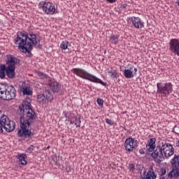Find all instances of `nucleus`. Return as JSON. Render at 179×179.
I'll return each instance as SVG.
<instances>
[{"label":"nucleus","instance_id":"1","mask_svg":"<svg viewBox=\"0 0 179 179\" xmlns=\"http://www.w3.org/2000/svg\"><path fill=\"white\" fill-rule=\"evenodd\" d=\"M18 114H20V128L17 131V135L20 138L27 139L31 138V124L34 122L37 115L36 112L31 109V103L24 100L17 109Z\"/></svg>","mask_w":179,"mask_h":179},{"label":"nucleus","instance_id":"2","mask_svg":"<svg viewBox=\"0 0 179 179\" xmlns=\"http://www.w3.org/2000/svg\"><path fill=\"white\" fill-rule=\"evenodd\" d=\"M15 44L18 45V48L21 52H24L27 57H31V50L33 45L37 47L40 41L37 38V34L33 31H19L17 34V38L15 39Z\"/></svg>","mask_w":179,"mask_h":179},{"label":"nucleus","instance_id":"3","mask_svg":"<svg viewBox=\"0 0 179 179\" xmlns=\"http://www.w3.org/2000/svg\"><path fill=\"white\" fill-rule=\"evenodd\" d=\"M174 147L171 143H167V141H162L157 147L154 152L152 153V157H153L156 163H162L166 159L171 157L174 155Z\"/></svg>","mask_w":179,"mask_h":179},{"label":"nucleus","instance_id":"4","mask_svg":"<svg viewBox=\"0 0 179 179\" xmlns=\"http://www.w3.org/2000/svg\"><path fill=\"white\" fill-rule=\"evenodd\" d=\"M71 72H73L74 75L79 76V78L85 79V80H89L93 83H99L100 85H102V86H107V83H105L101 79L97 78L96 76L87 72L84 69L76 68L71 69Z\"/></svg>","mask_w":179,"mask_h":179},{"label":"nucleus","instance_id":"5","mask_svg":"<svg viewBox=\"0 0 179 179\" xmlns=\"http://www.w3.org/2000/svg\"><path fill=\"white\" fill-rule=\"evenodd\" d=\"M16 97V88L13 85H8L6 84L0 83V99L10 101Z\"/></svg>","mask_w":179,"mask_h":179},{"label":"nucleus","instance_id":"6","mask_svg":"<svg viewBox=\"0 0 179 179\" xmlns=\"http://www.w3.org/2000/svg\"><path fill=\"white\" fill-rule=\"evenodd\" d=\"M15 122L10 120L8 116L3 115L0 117V134L3 132V129L6 132H12L15 130Z\"/></svg>","mask_w":179,"mask_h":179},{"label":"nucleus","instance_id":"7","mask_svg":"<svg viewBox=\"0 0 179 179\" xmlns=\"http://www.w3.org/2000/svg\"><path fill=\"white\" fill-rule=\"evenodd\" d=\"M157 89L159 94H161L162 97H167V96L173 92V84L171 83H157Z\"/></svg>","mask_w":179,"mask_h":179},{"label":"nucleus","instance_id":"8","mask_svg":"<svg viewBox=\"0 0 179 179\" xmlns=\"http://www.w3.org/2000/svg\"><path fill=\"white\" fill-rule=\"evenodd\" d=\"M138 143L139 142L138 140L132 137L127 138L124 141V148L126 152H128L129 153L134 152L138 148Z\"/></svg>","mask_w":179,"mask_h":179},{"label":"nucleus","instance_id":"9","mask_svg":"<svg viewBox=\"0 0 179 179\" xmlns=\"http://www.w3.org/2000/svg\"><path fill=\"white\" fill-rule=\"evenodd\" d=\"M46 85L50 87L53 93H58L61 90V87L55 80L48 76L45 77Z\"/></svg>","mask_w":179,"mask_h":179},{"label":"nucleus","instance_id":"10","mask_svg":"<svg viewBox=\"0 0 179 179\" xmlns=\"http://www.w3.org/2000/svg\"><path fill=\"white\" fill-rule=\"evenodd\" d=\"M20 64V59L13 55L8 54L6 56V64L8 68H16V65Z\"/></svg>","mask_w":179,"mask_h":179},{"label":"nucleus","instance_id":"11","mask_svg":"<svg viewBox=\"0 0 179 179\" xmlns=\"http://www.w3.org/2000/svg\"><path fill=\"white\" fill-rule=\"evenodd\" d=\"M169 51L179 57V38H172L170 40Z\"/></svg>","mask_w":179,"mask_h":179},{"label":"nucleus","instance_id":"12","mask_svg":"<svg viewBox=\"0 0 179 179\" xmlns=\"http://www.w3.org/2000/svg\"><path fill=\"white\" fill-rule=\"evenodd\" d=\"M129 20L131 22L135 29H143V27H145V22H143L139 17H129Z\"/></svg>","mask_w":179,"mask_h":179},{"label":"nucleus","instance_id":"13","mask_svg":"<svg viewBox=\"0 0 179 179\" xmlns=\"http://www.w3.org/2000/svg\"><path fill=\"white\" fill-rule=\"evenodd\" d=\"M138 72V69L134 66H130L129 68L125 69L123 73V75L126 79H131L134 78L136 73Z\"/></svg>","mask_w":179,"mask_h":179},{"label":"nucleus","instance_id":"14","mask_svg":"<svg viewBox=\"0 0 179 179\" xmlns=\"http://www.w3.org/2000/svg\"><path fill=\"white\" fill-rule=\"evenodd\" d=\"M157 178V174L155 173L153 166H150L147 173H144L141 179H155Z\"/></svg>","mask_w":179,"mask_h":179},{"label":"nucleus","instance_id":"15","mask_svg":"<svg viewBox=\"0 0 179 179\" xmlns=\"http://www.w3.org/2000/svg\"><path fill=\"white\" fill-rule=\"evenodd\" d=\"M20 92H22L24 96H31L33 94V91L30 86L26 85V83H22L20 86Z\"/></svg>","mask_w":179,"mask_h":179},{"label":"nucleus","instance_id":"16","mask_svg":"<svg viewBox=\"0 0 179 179\" xmlns=\"http://www.w3.org/2000/svg\"><path fill=\"white\" fill-rule=\"evenodd\" d=\"M146 148L148 152H155L156 150V139L155 138H150L146 144Z\"/></svg>","mask_w":179,"mask_h":179},{"label":"nucleus","instance_id":"17","mask_svg":"<svg viewBox=\"0 0 179 179\" xmlns=\"http://www.w3.org/2000/svg\"><path fill=\"white\" fill-rule=\"evenodd\" d=\"M55 6L52 3H46L45 13L47 15H54V13H55Z\"/></svg>","mask_w":179,"mask_h":179},{"label":"nucleus","instance_id":"18","mask_svg":"<svg viewBox=\"0 0 179 179\" xmlns=\"http://www.w3.org/2000/svg\"><path fill=\"white\" fill-rule=\"evenodd\" d=\"M15 67H6V75L9 78V79H14L16 76V73L15 72Z\"/></svg>","mask_w":179,"mask_h":179},{"label":"nucleus","instance_id":"19","mask_svg":"<svg viewBox=\"0 0 179 179\" xmlns=\"http://www.w3.org/2000/svg\"><path fill=\"white\" fill-rule=\"evenodd\" d=\"M179 177V169L178 167H174L168 173L169 178H178Z\"/></svg>","mask_w":179,"mask_h":179},{"label":"nucleus","instance_id":"20","mask_svg":"<svg viewBox=\"0 0 179 179\" xmlns=\"http://www.w3.org/2000/svg\"><path fill=\"white\" fill-rule=\"evenodd\" d=\"M17 159H18L22 166H26L27 164V162L26 159L27 158V155L24 153L17 155L16 156Z\"/></svg>","mask_w":179,"mask_h":179},{"label":"nucleus","instance_id":"21","mask_svg":"<svg viewBox=\"0 0 179 179\" xmlns=\"http://www.w3.org/2000/svg\"><path fill=\"white\" fill-rule=\"evenodd\" d=\"M108 38L110 43H111V44H113L114 45H117V44H118V41H120V38L118 35L111 34L110 36H108Z\"/></svg>","mask_w":179,"mask_h":179},{"label":"nucleus","instance_id":"22","mask_svg":"<svg viewBox=\"0 0 179 179\" xmlns=\"http://www.w3.org/2000/svg\"><path fill=\"white\" fill-rule=\"evenodd\" d=\"M171 163L173 167H179V155H174L173 159H171Z\"/></svg>","mask_w":179,"mask_h":179},{"label":"nucleus","instance_id":"23","mask_svg":"<svg viewBox=\"0 0 179 179\" xmlns=\"http://www.w3.org/2000/svg\"><path fill=\"white\" fill-rule=\"evenodd\" d=\"M6 76V66L5 64L0 66V78L1 79H5Z\"/></svg>","mask_w":179,"mask_h":179},{"label":"nucleus","instance_id":"24","mask_svg":"<svg viewBox=\"0 0 179 179\" xmlns=\"http://www.w3.org/2000/svg\"><path fill=\"white\" fill-rule=\"evenodd\" d=\"M108 73L112 79H117V77L118 76V73L117 72V70H113V68L108 70Z\"/></svg>","mask_w":179,"mask_h":179},{"label":"nucleus","instance_id":"25","mask_svg":"<svg viewBox=\"0 0 179 179\" xmlns=\"http://www.w3.org/2000/svg\"><path fill=\"white\" fill-rule=\"evenodd\" d=\"M38 101L41 104H44L45 103V96L44 94H41L38 95Z\"/></svg>","mask_w":179,"mask_h":179},{"label":"nucleus","instance_id":"26","mask_svg":"<svg viewBox=\"0 0 179 179\" xmlns=\"http://www.w3.org/2000/svg\"><path fill=\"white\" fill-rule=\"evenodd\" d=\"M46 100H48V101H52V100H54V96L50 90L46 91Z\"/></svg>","mask_w":179,"mask_h":179},{"label":"nucleus","instance_id":"27","mask_svg":"<svg viewBox=\"0 0 179 179\" xmlns=\"http://www.w3.org/2000/svg\"><path fill=\"white\" fill-rule=\"evenodd\" d=\"M68 44H69V41H63L60 44V48H62V50H66L68 48Z\"/></svg>","mask_w":179,"mask_h":179},{"label":"nucleus","instance_id":"28","mask_svg":"<svg viewBox=\"0 0 179 179\" xmlns=\"http://www.w3.org/2000/svg\"><path fill=\"white\" fill-rule=\"evenodd\" d=\"M80 124H82L80 118L75 117L74 124L76 126V128H80Z\"/></svg>","mask_w":179,"mask_h":179},{"label":"nucleus","instance_id":"29","mask_svg":"<svg viewBox=\"0 0 179 179\" xmlns=\"http://www.w3.org/2000/svg\"><path fill=\"white\" fill-rule=\"evenodd\" d=\"M166 173H167V170L166 169V168H162L159 173L160 177H164Z\"/></svg>","mask_w":179,"mask_h":179},{"label":"nucleus","instance_id":"30","mask_svg":"<svg viewBox=\"0 0 179 179\" xmlns=\"http://www.w3.org/2000/svg\"><path fill=\"white\" fill-rule=\"evenodd\" d=\"M129 170L131 173H134V171H135V164L134 163L129 164Z\"/></svg>","mask_w":179,"mask_h":179},{"label":"nucleus","instance_id":"31","mask_svg":"<svg viewBox=\"0 0 179 179\" xmlns=\"http://www.w3.org/2000/svg\"><path fill=\"white\" fill-rule=\"evenodd\" d=\"M34 149H36V147H35L34 145H31L27 148V152L28 153H31V152L34 150Z\"/></svg>","mask_w":179,"mask_h":179},{"label":"nucleus","instance_id":"32","mask_svg":"<svg viewBox=\"0 0 179 179\" xmlns=\"http://www.w3.org/2000/svg\"><path fill=\"white\" fill-rule=\"evenodd\" d=\"M96 102L98 103L99 106H100V107H103V106H104V101L100 98L97 99Z\"/></svg>","mask_w":179,"mask_h":179},{"label":"nucleus","instance_id":"33","mask_svg":"<svg viewBox=\"0 0 179 179\" xmlns=\"http://www.w3.org/2000/svg\"><path fill=\"white\" fill-rule=\"evenodd\" d=\"M106 122L108 124V125L113 126L114 124V121H113L111 119L106 118Z\"/></svg>","mask_w":179,"mask_h":179},{"label":"nucleus","instance_id":"34","mask_svg":"<svg viewBox=\"0 0 179 179\" xmlns=\"http://www.w3.org/2000/svg\"><path fill=\"white\" fill-rule=\"evenodd\" d=\"M176 128H178L177 127V126H175L173 129H172V132H173L174 134H176V135H179V133L176 131Z\"/></svg>","mask_w":179,"mask_h":179},{"label":"nucleus","instance_id":"35","mask_svg":"<svg viewBox=\"0 0 179 179\" xmlns=\"http://www.w3.org/2000/svg\"><path fill=\"white\" fill-rule=\"evenodd\" d=\"M127 6H128V4L124 3V4L121 5L120 8H121V9H125V8H127Z\"/></svg>","mask_w":179,"mask_h":179},{"label":"nucleus","instance_id":"36","mask_svg":"<svg viewBox=\"0 0 179 179\" xmlns=\"http://www.w3.org/2000/svg\"><path fill=\"white\" fill-rule=\"evenodd\" d=\"M109 3H115L117 0H106Z\"/></svg>","mask_w":179,"mask_h":179},{"label":"nucleus","instance_id":"37","mask_svg":"<svg viewBox=\"0 0 179 179\" xmlns=\"http://www.w3.org/2000/svg\"><path fill=\"white\" fill-rule=\"evenodd\" d=\"M139 153H140V155H145V150H143V149H140Z\"/></svg>","mask_w":179,"mask_h":179},{"label":"nucleus","instance_id":"38","mask_svg":"<svg viewBox=\"0 0 179 179\" xmlns=\"http://www.w3.org/2000/svg\"><path fill=\"white\" fill-rule=\"evenodd\" d=\"M3 110L0 108V117H3Z\"/></svg>","mask_w":179,"mask_h":179},{"label":"nucleus","instance_id":"39","mask_svg":"<svg viewBox=\"0 0 179 179\" xmlns=\"http://www.w3.org/2000/svg\"><path fill=\"white\" fill-rule=\"evenodd\" d=\"M176 147L179 148V139L178 140V141L176 142Z\"/></svg>","mask_w":179,"mask_h":179},{"label":"nucleus","instance_id":"40","mask_svg":"<svg viewBox=\"0 0 179 179\" xmlns=\"http://www.w3.org/2000/svg\"><path fill=\"white\" fill-rule=\"evenodd\" d=\"M70 124H71V125H72V124H75V121H73V120H71V121H70Z\"/></svg>","mask_w":179,"mask_h":179},{"label":"nucleus","instance_id":"41","mask_svg":"<svg viewBox=\"0 0 179 179\" xmlns=\"http://www.w3.org/2000/svg\"><path fill=\"white\" fill-rule=\"evenodd\" d=\"M43 74L42 72H39V73H38V76H41H41H43Z\"/></svg>","mask_w":179,"mask_h":179},{"label":"nucleus","instance_id":"42","mask_svg":"<svg viewBox=\"0 0 179 179\" xmlns=\"http://www.w3.org/2000/svg\"><path fill=\"white\" fill-rule=\"evenodd\" d=\"M44 9H45V3H44L43 6V10H44Z\"/></svg>","mask_w":179,"mask_h":179},{"label":"nucleus","instance_id":"43","mask_svg":"<svg viewBox=\"0 0 179 179\" xmlns=\"http://www.w3.org/2000/svg\"><path fill=\"white\" fill-rule=\"evenodd\" d=\"M47 149H50V145H48V146L47 147Z\"/></svg>","mask_w":179,"mask_h":179},{"label":"nucleus","instance_id":"44","mask_svg":"<svg viewBox=\"0 0 179 179\" xmlns=\"http://www.w3.org/2000/svg\"><path fill=\"white\" fill-rule=\"evenodd\" d=\"M175 1H176V2H179V0H175Z\"/></svg>","mask_w":179,"mask_h":179},{"label":"nucleus","instance_id":"45","mask_svg":"<svg viewBox=\"0 0 179 179\" xmlns=\"http://www.w3.org/2000/svg\"><path fill=\"white\" fill-rule=\"evenodd\" d=\"M1 51H0V55H1Z\"/></svg>","mask_w":179,"mask_h":179}]
</instances>
